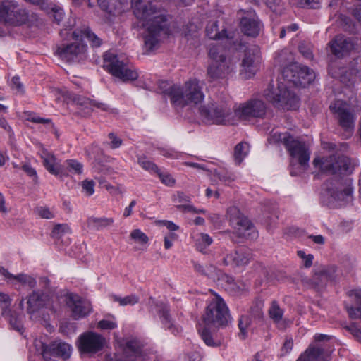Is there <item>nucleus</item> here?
Returning a JSON list of instances; mask_svg holds the SVG:
<instances>
[{
	"mask_svg": "<svg viewBox=\"0 0 361 361\" xmlns=\"http://www.w3.org/2000/svg\"><path fill=\"white\" fill-rule=\"evenodd\" d=\"M286 149L293 159H295L304 169L308 166L310 153L305 144L294 138L287 144Z\"/></svg>",
	"mask_w": 361,
	"mask_h": 361,
	"instance_id": "5701e85b",
	"label": "nucleus"
},
{
	"mask_svg": "<svg viewBox=\"0 0 361 361\" xmlns=\"http://www.w3.org/2000/svg\"><path fill=\"white\" fill-rule=\"evenodd\" d=\"M353 338L360 343H361V327L358 326L355 323H351L344 326Z\"/></svg>",
	"mask_w": 361,
	"mask_h": 361,
	"instance_id": "603ef678",
	"label": "nucleus"
},
{
	"mask_svg": "<svg viewBox=\"0 0 361 361\" xmlns=\"http://www.w3.org/2000/svg\"><path fill=\"white\" fill-rule=\"evenodd\" d=\"M132 8L137 18L144 21L146 27L144 45L147 51L157 48L162 35L168 33L167 18L164 12L151 2L142 0H131Z\"/></svg>",
	"mask_w": 361,
	"mask_h": 361,
	"instance_id": "f257e3e1",
	"label": "nucleus"
},
{
	"mask_svg": "<svg viewBox=\"0 0 361 361\" xmlns=\"http://www.w3.org/2000/svg\"><path fill=\"white\" fill-rule=\"evenodd\" d=\"M352 14L361 24V4H359L353 8Z\"/></svg>",
	"mask_w": 361,
	"mask_h": 361,
	"instance_id": "774afa93",
	"label": "nucleus"
},
{
	"mask_svg": "<svg viewBox=\"0 0 361 361\" xmlns=\"http://www.w3.org/2000/svg\"><path fill=\"white\" fill-rule=\"evenodd\" d=\"M106 343V338L101 334L86 331L79 336L78 348L81 353L95 354L104 349Z\"/></svg>",
	"mask_w": 361,
	"mask_h": 361,
	"instance_id": "f3484780",
	"label": "nucleus"
},
{
	"mask_svg": "<svg viewBox=\"0 0 361 361\" xmlns=\"http://www.w3.org/2000/svg\"><path fill=\"white\" fill-rule=\"evenodd\" d=\"M104 68L114 76L123 81L135 80L137 78V73L129 68L123 60H120L117 55L111 52H106L104 55Z\"/></svg>",
	"mask_w": 361,
	"mask_h": 361,
	"instance_id": "9b49d317",
	"label": "nucleus"
},
{
	"mask_svg": "<svg viewBox=\"0 0 361 361\" xmlns=\"http://www.w3.org/2000/svg\"><path fill=\"white\" fill-rule=\"evenodd\" d=\"M238 15L240 16V27L241 32L252 37L259 35L262 27L261 22L253 10H240Z\"/></svg>",
	"mask_w": 361,
	"mask_h": 361,
	"instance_id": "aec40b11",
	"label": "nucleus"
},
{
	"mask_svg": "<svg viewBox=\"0 0 361 361\" xmlns=\"http://www.w3.org/2000/svg\"><path fill=\"white\" fill-rule=\"evenodd\" d=\"M35 346L44 360H52L50 356L62 357L64 360L69 358L72 348L71 346L61 341H55L47 345L39 340L35 341Z\"/></svg>",
	"mask_w": 361,
	"mask_h": 361,
	"instance_id": "dca6fc26",
	"label": "nucleus"
},
{
	"mask_svg": "<svg viewBox=\"0 0 361 361\" xmlns=\"http://www.w3.org/2000/svg\"><path fill=\"white\" fill-rule=\"evenodd\" d=\"M27 312L33 314L44 307L48 296L40 291H33L27 298Z\"/></svg>",
	"mask_w": 361,
	"mask_h": 361,
	"instance_id": "a878e982",
	"label": "nucleus"
},
{
	"mask_svg": "<svg viewBox=\"0 0 361 361\" xmlns=\"http://www.w3.org/2000/svg\"><path fill=\"white\" fill-rule=\"evenodd\" d=\"M40 157L42 159L44 166L51 174L60 178L66 175L63 166L57 161V159L53 153L43 149L40 152Z\"/></svg>",
	"mask_w": 361,
	"mask_h": 361,
	"instance_id": "b1692460",
	"label": "nucleus"
},
{
	"mask_svg": "<svg viewBox=\"0 0 361 361\" xmlns=\"http://www.w3.org/2000/svg\"><path fill=\"white\" fill-rule=\"evenodd\" d=\"M218 276L219 280H221L222 282L227 283L228 286H231V289L235 290L236 292H240L243 290H245L246 288L245 285L243 283H241L240 284H237L234 279L228 274L221 273Z\"/></svg>",
	"mask_w": 361,
	"mask_h": 361,
	"instance_id": "4c0bfd02",
	"label": "nucleus"
},
{
	"mask_svg": "<svg viewBox=\"0 0 361 361\" xmlns=\"http://www.w3.org/2000/svg\"><path fill=\"white\" fill-rule=\"evenodd\" d=\"M355 302V306H345L349 317L351 319H361V290H352L348 293Z\"/></svg>",
	"mask_w": 361,
	"mask_h": 361,
	"instance_id": "c85d7f7f",
	"label": "nucleus"
},
{
	"mask_svg": "<svg viewBox=\"0 0 361 361\" xmlns=\"http://www.w3.org/2000/svg\"><path fill=\"white\" fill-rule=\"evenodd\" d=\"M109 140H111V142H110V147L111 149H116V148H118L119 147L123 142H122V140L120 139L119 137H118L116 136V135L114 133H110L108 135Z\"/></svg>",
	"mask_w": 361,
	"mask_h": 361,
	"instance_id": "bf43d9fd",
	"label": "nucleus"
},
{
	"mask_svg": "<svg viewBox=\"0 0 361 361\" xmlns=\"http://www.w3.org/2000/svg\"><path fill=\"white\" fill-rule=\"evenodd\" d=\"M264 95L268 102L278 109L291 110L299 106V99L297 95L283 82H280L276 87H274L273 85L269 86L264 90Z\"/></svg>",
	"mask_w": 361,
	"mask_h": 361,
	"instance_id": "423d86ee",
	"label": "nucleus"
},
{
	"mask_svg": "<svg viewBox=\"0 0 361 361\" xmlns=\"http://www.w3.org/2000/svg\"><path fill=\"white\" fill-rule=\"evenodd\" d=\"M203 83L197 79L185 82L182 87L173 85L164 93L170 97L171 102L177 106H194L201 103L204 97L202 92Z\"/></svg>",
	"mask_w": 361,
	"mask_h": 361,
	"instance_id": "f03ea898",
	"label": "nucleus"
},
{
	"mask_svg": "<svg viewBox=\"0 0 361 361\" xmlns=\"http://www.w3.org/2000/svg\"><path fill=\"white\" fill-rule=\"evenodd\" d=\"M113 300L115 302H118L120 305H133L139 302V298L136 295H130L124 298H121L117 295H113Z\"/></svg>",
	"mask_w": 361,
	"mask_h": 361,
	"instance_id": "a18cd8bd",
	"label": "nucleus"
},
{
	"mask_svg": "<svg viewBox=\"0 0 361 361\" xmlns=\"http://www.w3.org/2000/svg\"><path fill=\"white\" fill-rule=\"evenodd\" d=\"M269 315L274 322H279L283 315V310H282L277 302L273 301L269 310Z\"/></svg>",
	"mask_w": 361,
	"mask_h": 361,
	"instance_id": "79ce46f5",
	"label": "nucleus"
},
{
	"mask_svg": "<svg viewBox=\"0 0 361 361\" xmlns=\"http://www.w3.org/2000/svg\"><path fill=\"white\" fill-rule=\"evenodd\" d=\"M297 361H330V357L322 348L310 346Z\"/></svg>",
	"mask_w": 361,
	"mask_h": 361,
	"instance_id": "bb28decb",
	"label": "nucleus"
},
{
	"mask_svg": "<svg viewBox=\"0 0 361 361\" xmlns=\"http://www.w3.org/2000/svg\"><path fill=\"white\" fill-rule=\"evenodd\" d=\"M63 96L68 101L75 103L77 105L83 107L85 109L90 111L92 110L93 107L100 109L103 111H107L109 109L108 105L104 103L93 101L71 92H66Z\"/></svg>",
	"mask_w": 361,
	"mask_h": 361,
	"instance_id": "393cba45",
	"label": "nucleus"
},
{
	"mask_svg": "<svg viewBox=\"0 0 361 361\" xmlns=\"http://www.w3.org/2000/svg\"><path fill=\"white\" fill-rule=\"evenodd\" d=\"M213 242L212 238L207 234L200 233L196 235L195 243L197 248L200 252H203L204 250Z\"/></svg>",
	"mask_w": 361,
	"mask_h": 361,
	"instance_id": "a19ab883",
	"label": "nucleus"
},
{
	"mask_svg": "<svg viewBox=\"0 0 361 361\" xmlns=\"http://www.w3.org/2000/svg\"><path fill=\"white\" fill-rule=\"evenodd\" d=\"M209 56L212 59L207 68V77L209 82L225 78L233 71L234 64L225 56L221 46L210 45Z\"/></svg>",
	"mask_w": 361,
	"mask_h": 361,
	"instance_id": "20e7f679",
	"label": "nucleus"
},
{
	"mask_svg": "<svg viewBox=\"0 0 361 361\" xmlns=\"http://www.w3.org/2000/svg\"><path fill=\"white\" fill-rule=\"evenodd\" d=\"M161 179V182L166 185L172 186L175 183V179L168 173H161L159 169V172L157 173Z\"/></svg>",
	"mask_w": 361,
	"mask_h": 361,
	"instance_id": "6e6d98bb",
	"label": "nucleus"
},
{
	"mask_svg": "<svg viewBox=\"0 0 361 361\" xmlns=\"http://www.w3.org/2000/svg\"><path fill=\"white\" fill-rule=\"evenodd\" d=\"M299 51L306 58V59H312V53L307 46H306L304 43H300L298 46Z\"/></svg>",
	"mask_w": 361,
	"mask_h": 361,
	"instance_id": "e2e57ef3",
	"label": "nucleus"
},
{
	"mask_svg": "<svg viewBox=\"0 0 361 361\" xmlns=\"http://www.w3.org/2000/svg\"><path fill=\"white\" fill-rule=\"evenodd\" d=\"M339 125L346 131H351L355 126V116L348 104L336 100L330 106Z\"/></svg>",
	"mask_w": 361,
	"mask_h": 361,
	"instance_id": "6ab92c4d",
	"label": "nucleus"
},
{
	"mask_svg": "<svg viewBox=\"0 0 361 361\" xmlns=\"http://www.w3.org/2000/svg\"><path fill=\"white\" fill-rule=\"evenodd\" d=\"M118 0H97L98 5L102 10L110 14L115 15L116 11L114 5Z\"/></svg>",
	"mask_w": 361,
	"mask_h": 361,
	"instance_id": "09e8293b",
	"label": "nucleus"
},
{
	"mask_svg": "<svg viewBox=\"0 0 361 361\" xmlns=\"http://www.w3.org/2000/svg\"><path fill=\"white\" fill-rule=\"evenodd\" d=\"M87 44L79 38V39H75L73 42L59 46L56 53L63 61L76 63L87 59Z\"/></svg>",
	"mask_w": 361,
	"mask_h": 361,
	"instance_id": "f8f14e48",
	"label": "nucleus"
},
{
	"mask_svg": "<svg viewBox=\"0 0 361 361\" xmlns=\"http://www.w3.org/2000/svg\"><path fill=\"white\" fill-rule=\"evenodd\" d=\"M130 238L137 243L146 245L149 242V238L145 233L140 229H135L130 233Z\"/></svg>",
	"mask_w": 361,
	"mask_h": 361,
	"instance_id": "3c124183",
	"label": "nucleus"
},
{
	"mask_svg": "<svg viewBox=\"0 0 361 361\" xmlns=\"http://www.w3.org/2000/svg\"><path fill=\"white\" fill-rule=\"evenodd\" d=\"M232 264L235 266H243L249 262L250 253L244 248L240 247L236 250L233 255H231Z\"/></svg>",
	"mask_w": 361,
	"mask_h": 361,
	"instance_id": "2f4dec72",
	"label": "nucleus"
},
{
	"mask_svg": "<svg viewBox=\"0 0 361 361\" xmlns=\"http://www.w3.org/2000/svg\"><path fill=\"white\" fill-rule=\"evenodd\" d=\"M125 352L126 353H132L135 357L142 355V345L137 340H130L126 342Z\"/></svg>",
	"mask_w": 361,
	"mask_h": 361,
	"instance_id": "58836bf2",
	"label": "nucleus"
},
{
	"mask_svg": "<svg viewBox=\"0 0 361 361\" xmlns=\"http://www.w3.org/2000/svg\"><path fill=\"white\" fill-rule=\"evenodd\" d=\"M230 99L228 97L224 100L217 99L212 100L207 104L199 108L201 116L206 122L214 124H227L230 123V118L232 114Z\"/></svg>",
	"mask_w": 361,
	"mask_h": 361,
	"instance_id": "39448f33",
	"label": "nucleus"
},
{
	"mask_svg": "<svg viewBox=\"0 0 361 361\" xmlns=\"http://www.w3.org/2000/svg\"><path fill=\"white\" fill-rule=\"evenodd\" d=\"M261 63L260 49L257 45H250L244 51L242 59L241 74L245 78H250L257 71Z\"/></svg>",
	"mask_w": 361,
	"mask_h": 361,
	"instance_id": "a211bd4d",
	"label": "nucleus"
},
{
	"mask_svg": "<svg viewBox=\"0 0 361 361\" xmlns=\"http://www.w3.org/2000/svg\"><path fill=\"white\" fill-rule=\"evenodd\" d=\"M200 332L201 337L204 343L209 346H218L219 343L217 341H214L211 336L210 332L206 329H203L202 331L199 330Z\"/></svg>",
	"mask_w": 361,
	"mask_h": 361,
	"instance_id": "864d4df0",
	"label": "nucleus"
},
{
	"mask_svg": "<svg viewBox=\"0 0 361 361\" xmlns=\"http://www.w3.org/2000/svg\"><path fill=\"white\" fill-rule=\"evenodd\" d=\"M229 320L228 310L222 298L216 297L207 306L203 321L209 326H226Z\"/></svg>",
	"mask_w": 361,
	"mask_h": 361,
	"instance_id": "1a4fd4ad",
	"label": "nucleus"
},
{
	"mask_svg": "<svg viewBox=\"0 0 361 361\" xmlns=\"http://www.w3.org/2000/svg\"><path fill=\"white\" fill-rule=\"evenodd\" d=\"M192 263L194 269L197 272L208 277H213L216 271V267L212 264L204 266L196 262H193Z\"/></svg>",
	"mask_w": 361,
	"mask_h": 361,
	"instance_id": "ea45409f",
	"label": "nucleus"
},
{
	"mask_svg": "<svg viewBox=\"0 0 361 361\" xmlns=\"http://www.w3.org/2000/svg\"><path fill=\"white\" fill-rule=\"evenodd\" d=\"M11 87L18 93L23 92V86L20 81L19 77L15 76L11 80Z\"/></svg>",
	"mask_w": 361,
	"mask_h": 361,
	"instance_id": "680f3d73",
	"label": "nucleus"
},
{
	"mask_svg": "<svg viewBox=\"0 0 361 361\" xmlns=\"http://www.w3.org/2000/svg\"><path fill=\"white\" fill-rule=\"evenodd\" d=\"M227 216L234 232L230 235V239L235 243H240V238H249L255 233V228L236 207H231L227 210Z\"/></svg>",
	"mask_w": 361,
	"mask_h": 361,
	"instance_id": "6e6552de",
	"label": "nucleus"
},
{
	"mask_svg": "<svg viewBox=\"0 0 361 361\" xmlns=\"http://www.w3.org/2000/svg\"><path fill=\"white\" fill-rule=\"evenodd\" d=\"M267 104L263 100L250 99L240 104L235 114L242 121H250L252 118H264L267 114Z\"/></svg>",
	"mask_w": 361,
	"mask_h": 361,
	"instance_id": "4468645a",
	"label": "nucleus"
},
{
	"mask_svg": "<svg viewBox=\"0 0 361 361\" xmlns=\"http://www.w3.org/2000/svg\"><path fill=\"white\" fill-rule=\"evenodd\" d=\"M95 183L93 180H85L82 182V191L87 196H91L94 192Z\"/></svg>",
	"mask_w": 361,
	"mask_h": 361,
	"instance_id": "5fc2aeb1",
	"label": "nucleus"
},
{
	"mask_svg": "<svg viewBox=\"0 0 361 361\" xmlns=\"http://www.w3.org/2000/svg\"><path fill=\"white\" fill-rule=\"evenodd\" d=\"M64 167L66 169H63L65 173H66V176H68L66 172L76 175H80L82 173V164L75 159H67L65 161L64 165H63V168Z\"/></svg>",
	"mask_w": 361,
	"mask_h": 361,
	"instance_id": "f704fd0d",
	"label": "nucleus"
},
{
	"mask_svg": "<svg viewBox=\"0 0 361 361\" xmlns=\"http://www.w3.org/2000/svg\"><path fill=\"white\" fill-rule=\"evenodd\" d=\"M67 304L71 309L72 315L75 319L84 317L92 311L90 302L82 299L76 294L71 293L68 295Z\"/></svg>",
	"mask_w": 361,
	"mask_h": 361,
	"instance_id": "4be33fe9",
	"label": "nucleus"
},
{
	"mask_svg": "<svg viewBox=\"0 0 361 361\" xmlns=\"http://www.w3.org/2000/svg\"><path fill=\"white\" fill-rule=\"evenodd\" d=\"M283 79L295 87H305L315 79V73L307 66L291 63L282 71Z\"/></svg>",
	"mask_w": 361,
	"mask_h": 361,
	"instance_id": "9d476101",
	"label": "nucleus"
},
{
	"mask_svg": "<svg viewBox=\"0 0 361 361\" xmlns=\"http://www.w3.org/2000/svg\"><path fill=\"white\" fill-rule=\"evenodd\" d=\"M249 151V145L247 142L238 143L234 149V159L237 164H240Z\"/></svg>",
	"mask_w": 361,
	"mask_h": 361,
	"instance_id": "e433bc0d",
	"label": "nucleus"
},
{
	"mask_svg": "<svg viewBox=\"0 0 361 361\" xmlns=\"http://www.w3.org/2000/svg\"><path fill=\"white\" fill-rule=\"evenodd\" d=\"M39 16L37 13L24 8H18L17 5L11 1L0 2V23L12 25L37 23Z\"/></svg>",
	"mask_w": 361,
	"mask_h": 361,
	"instance_id": "7ed1b4c3",
	"label": "nucleus"
},
{
	"mask_svg": "<svg viewBox=\"0 0 361 361\" xmlns=\"http://www.w3.org/2000/svg\"><path fill=\"white\" fill-rule=\"evenodd\" d=\"M23 170L30 177L33 178L34 181H37V175L35 169L28 164H24L23 166Z\"/></svg>",
	"mask_w": 361,
	"mask_h": 361,
	"instance_id": "0e129e2a",
	"label": "nucleus"
},
{
	"mask_svg": "<svg viewBox=\"0 0 361 361\" xmlns=\"http://www.w3.org/2000/svg\"><path fill=\"white\" fill-rule=\"evenodd\" d=\"M293 138V137L288 133H281L277 131H272L268 138V141L271 144L283 143L285 147H286L287 144L289 143Z\"/></svg>",
	"mask_w": 361,
	"mask_h": 361,
	"instance_id": "c9c22d12",
	"label": "nucleus"
},
{
	"mask_svg": "<svg viewBox=\"0 0 361 361\" xmlns=\"http://www.w3.org/2000/svg\"><path fill=\"white\" fill-rule=\"evenodd\" d=\"M138 164L143 169L148 171L152 173H157L159 172L157 166L145 157L139 158Z\"/></svg>",
	"mask_w": 361,
	"mask_h": 361,
	"instance_id": "8fccbe9b",
	"label": "nucleus"
},
{
	"mask_svg": "<svg viewBox=\"0 0 361 361\" xmlns=\"http://www.w3.org/2000/svg\"><path fill=\"white\" fill-rule=\"evenodd\" d=\"M328 46L332 54L342 58L352 51H359L361 49V37L336 35L328 43Z\"/></svg>",
	"mask_w": 361,
	"mask_h": 361,
	"instance_id": "ddd939ff",
	"label": "nucleus"
},
{
	"mask_svg": "<svg viewBox=\"0 0 361 361\" xmlns=\"http://www.w3.org/2000/svg\"><path fill=\"white\" fill-rule=\"evenodd\" d=\"M51 15L54 21L59 25L63 18V11L61 8L53 7L51 8Z\"/></svg>",
	"mask_w": 361,
	"mask_h": 361,
	"instance_id": "13d9d810",
	"label": "nucleus"
},
{
	"mask_svg": "<svg viewBox=\"0 0 361 361\" xmlns=\"http://www.w3.org/2000/svg\"><path fill=\"white\" fill-rule=\"evenodd\" d=\"M37 214L44 219H51L54 217V214L51 213V212L49 210L47 207H37Z\"/></svg>",
	"mask_w": 361,
	"mask_h": 361,
	"instance_id": "052dcab7",
	"label": "nucleus"
},
{
	"mask_svg": "<svg viewBox=\"0 0 361 361\" xmlns=\"http://www.w3.org/2000/svg\"><path fill=\"white\" fill-rule=\"evenodd\" d=\"M313 164L322 171L335 175H349L355 167L351 159L341 153H336L326 157L315 158Z\"/></svg>",
	"mask_w": 361,
	"mask_h": 361,
	"instance_id": "0eeeda50",
	"label": "nucleus"
},
{
	"mask_svg": "<svg viewBox=\"0 0 361 361\" xmlns=\"http://www.w3.org/2000/svg\"><path fill=\"white\" fill-rule=\"evenodd\" d=\"M97 327L102 330H112L117 327V324L113 321L102 319L98 322Z\"/></svg>",
	"mask_w": 361,
	"mask_h": 361,
	"instance_id": "4d7b16f0",
	"label": "nucleus"
},
{
	"mask_svg": "<svg viewBox=\"0 0 361 361\" xmlns=\"http://www.w3.org/2000/svg\"><path fill=\"white\" fill-rule=\"evenodd\" d=\"M251 324V319L248 315L241 316L238 321V327L240 329L239 336L245 339L247 336V329Z\"/></svg>",
	"mask_w": 361,
	"mask_h": 361,
	"instance_id": "c03bdc74",
	"label": "nucleus"
},
{
	"mask_svg": "<svg viewBox=\"0 0 361 361\" xmlns=\"http://www.w3.org/2000/svg\"><path fill=\"white\" fill-rule=\"evenodd\" d=\"M184 37L189 42L190 44L193 46H197L199 44V32L197 29V26L194 24L187 25L184 28Z\"/></svg>",
	"mask_w": 361,
	"mask_h": 361,
	"instance_id": "473e14b6",
	"label": "nucleus"
},
{
	"mask_svg": "<svg viewBox=\"0 0 361 361\" xmlns=\"http://www.w3.org/2000/svg\"><path fill=\"white\" fill-rule=\"evenodd\" d=\"M114 223V218L101 217L97 218L90 216L87 220V226L90 228L100 231L107 227L111 226Z\"/></svg>",
	"mask_w": 361,
	"mask_h": 361,
	"instance_id": "c756f323",
	"label": "nucleus"
},
{
	"mask_svg": "<svg viewBox=\"0 0 361 361\" xmlns=\"http://www.w3.org/2000/svg\"><path fill=\"white\" fill-rule=\"evenodd\" d=\"M263 307L264 302L261 300H257L251 306L250 312L255 318L261 319L264 315Z\"/></svg>",
	"mask_w": 361,
	"mask_h": 361,
	"instance_id": "de8ad7c7",
	"label": "nucleus"
},
{
	"mask_svg": "<svg viewBox=\"0 0 361 361\" xmlns=\"http://www.w3.org/2000/svg\"><path fill=\"white\" fill-rule=\"evenodd\" d=\"M71 232L70 227L66 224H56L51 233V237L55 240H59L65 233Z\"/></svg>",
	"mask_w": 361,
	"mask_h": 361,
	"instance_id": "37998d69",
	"label": "nucleus"
},
{
	"mask_svg": "<svg viewBox=\"0 0 361 361\" xmlns=\"http://www.w3.org/2000/svg\"><path fill=\"white\" fill-rule=\"evenodd\" d=\"M331 277V275L329 270L326 268L322 267L315 271L313 280L319 284L320 282L325 283Z\"/></svg>",
	"mask_w": 361,
	"mask_h": 361,
	"instance_id": "49530a36",
	"label": "nucleus"
},
{
	"mask_svg": "<svg viewBox=\"0 0 361 361\" xmlns=\"http://www.w3.org/2000/svg\"><path fill=\"white\" fill-rule=\"evenodd\" d=\"M214 175L223 182H231L234 180V178L231 176H229L225 173L217 171L216 170L214 171Z\"/></svg>",
	"mask_w": 361,
	"mask_h": 361,
	"instance_id": "69168bd1",
	"label": "nucleus"
},
{
	"mask_svg": "<svg viewBox=\"0 0 361 361\" xmlns=\"http://www.w3.org/2000/svg\"><path fill=\"white\" fill-rule=\"evenodd\" d=\"M206 35L211 39H220L226 36V30H219L217 22H210L206 27Z\"/></svg>",
	"mask_w": 361,
	"mask_h": 361,
	"instance_id": "72a5a7b5",
	"label": "nucleus"
},
{
	"mask_svg": "<svg viewBox=\"0 0 361 361\" xmlns=\"http://www.w3.org/2000/svg\"><path fill=\"white\" fill-rule=\"evenodd\" d=\"M325 190L334 200H348L353 192L352 180L348 178H332L325 183Z\"/></svg>",
	"mask_w": 361,
	"mask_h": 361,
	"instance_id": "2eb2a0df",
	"label": "nucleus"
},
{
	"mask_svg": "<svg viewBox=\"0 0 361 361\" xmlns=\"http://www.w3.org/2000/svg\"><path fill=\"white\" fill-rule=\"evenodd\" d=\"M161 317L163 319V322L167 328L170 329L172 326L171 322L170 315L167 310L164 309L161 312Z\"/></svg>",
	"mask_w": 361,
	"mask_h": 361,
	"instance_id": "338daca9",
	"label": "nucleus"
},
{
	"mask_svg": "<svg viewBox=\"0 0 361 361\" xmlns=\"http://www.w3.org/2000/svg\"><path fill=\"white\" fill-rule=\"evenodd\" d=\"M71 35L73 39H79L80 38L82 40V38L85 37L88 39L92 47H99L102 44V39L88 27L75 30L71 33Z\"/></svg>",
	"mask_w": 361,
	"mask_h": 361,
	"instance_id": "cd10ccee",
	"label": "nucleus"
},
{
	"mask_svg": "<svg viewBox=\"0 0 361 361\" xmlns=\"http://www.w3.org/2000/svg\"><path fill=\"white\" fill-rule=\"evenodd\" d=\"M11 301V300L8 295L0 293L1 315L8 321L11 326L14 330L23 334V325L22 322V316L18 314L15 311L10 308Z\"/></svg>",
	"mask_w": 361,
	"mask_h": 361,
	"instance_id": "412c9836",
	"label": "nucleus"
},
{
	"mask_svg": "<svg viewBox=\"0 0 361 361\" xmlns=\"http://www.w3.org/2000/svg\"><path fill=\"white\" fill-rule=\"evenodd\" d=\"M3 275L6 279H8L13 284H16V282H18L23 285H27L30 288H34L36 285V281L34 278L24 274L13 275L8 271L4 270Z\"/></svg>",
	"mask_w": 361,
	"mask_h": 361,
	"instance_id": "7c9ffc66",
	"label": "nucleus"
}]
</instances>
